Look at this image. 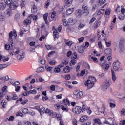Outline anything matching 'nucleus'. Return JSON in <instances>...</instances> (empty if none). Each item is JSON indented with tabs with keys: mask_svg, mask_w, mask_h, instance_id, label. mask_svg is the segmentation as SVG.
I'll return each mask as SVG.
<instances>
[{
	"mask_svg": "<svg viewBox=\"0 0 125 125\" xmlns=\"http://www.w3.org/2000/svg\"><path fill=\"white\" fill-rule=\"evenodd\" d=\"M83 95V92L81 91H76L74 93V97L75 99H81Z\"/></svg>",
	"mask_w": 125,
	"mask_h": 125,
	"instance_id": "423d86ee",
	"label": "nucleus"
},
{
	"mask_svg": "<svg viewBox=\"0 0 125 125\" xmlns=\"http://www.w3.org/2000/svg\"><path fill=\"white\" fill-rule=\"evenodd\" d=\"M75 14L76 17L81 18V17L83 16V12L81 9L77 10L75 11Z\"/></svg>",
	"mask_w": 125,
	"mask_h": 125,
	"instance_id": "1a4fd4ad",
	"label": "nucleus"
},
{
	"mask_svg": "<svg viewBox=\"0 0 125 125\" xmlns=\"http://www.w3.org/2000/svg\"><path fill=\"white\" fill-rule=\"evenodd\" d=\"M48 16V13H46L43 15V19L47 25H48V21H47V17Z\"/></svg>",
	"mask_w": 125,
	"mask_h": 125,
	"instance_id": "a211bd4d",
	"label": "nucleus"
},
{
	"mask_svg": "<svg viewBox=\"0 0 125 125\" xmlns=\"http://www.w3.org/2000/svg\"><path fill=\"white\" fill-rule=\"evenodd\" d=\"M119 19L120 20H124L125 19V15L124 14H121L119 16Z\"/></svg>",
	"mask_w": 125,
	"mask_h": 125,
	"instance_id": "49530a36",
	"label": "nucleus"
},
{
	"mask_svg": "<svg viewBox=\"0 0 125 125\" xmlns=\"http://www.w3.org/2000/svg\"><path fill=\"white\" fill-rule=\"evenodd\" d=\"M78 51L80 53H83L84 49H83V46H80L78 47Z\"/></svg>",
	"mask_w": 125,
	"mask_h": 125,
	"instance_id": "dca6fc26",
	"label": "nucleus"
},
{
	"mask_svg": "<svg viewBox=\"0 0 125 125\" xmlns=\"http://www.w3.org/2000/svg\"><path fill=\"white\" fill-rule=\"evenodd\" d=\"M55 118L58 119V121H61V120H62V117H61V115L59 114H56Z\"/></svg>",
	"mask_w": 125,
	"mask_h": 125,
	"instance_id": "58836bf2",
	"label": "nucleus"
},
{
	"mask_svg": "<svg viewBox=\"0 0 125 125\" xmlns=\"http://www.w3.org/2000/svg\"><path fill=\"white\" fill-rule=\"evenodd\" d=\"M77 63V60L74 59H72L70 62V64L72 65H75Z\"/></svg>",
	"mask_w": 125,
	"mask_h": 125,
	"instance_id": "5fc2aeb1",
	"label": "nucleus"
},
{
	"mask_svg": "<svg viewBox=\"0 0 125 125\" xmlns=\"http://www.w3.org/2000/svg\"><path fill=\"white\" fill-rule=\"evenodd\" d=\"M67 6H71L72 3H73V0H64Z\"/></svg>",
	"mask_w": 125,
	"mask_h": 125,
	"instance_id": "f3484780",
	"label": "nucleus"
},
{
	"mask_svg": "<svg viewBox=\"0 0 125 125\" xmlns=\"http://www.w3.org/2000/svg\"><path fill=\"white\" fill-rule=\"evenodd\" d=\"M63 104L65 106H70V101L67 98L64 99L63 100Z\"/></svg>",
	"mask_w": 125,
	"mask_h": 125,
	"instance_id": "f8f14e48",
	"label": "nucleus"
},
{
	"mask_svg": "<svg viewBox=\"0 0 125 125\" xmlns=\"http://www.w3.org/2000/svg\"><path fill=\"white\" fill-rule=\"evenodd\" d=\"M72 124L73 125H78V121L76 119H72Z\"/></svg>",
	"mask_w": 125,
	"mask_h": 125,
	"instance_id": "13d9d810",
	"label": "nucleus"
},
{
	"mask_svg": "<svg viewBox=\"0 0 125 125\" xmlns=\"http://www.w3.org/2000/svg\"><path fill=\"white\" fill-rule=\"evenodd\" d=\"M13 37V32L12 31H11L9 33V42L11 43V46H12V42H13V41H12V37Z\"/></svg>",
	"mask_w": 125,
	"mask_h": 125,
	"instance_id": "ddd939ff",
	"label": "nucleus"
},
{
	"mask_svg": "<svg viewBox=\"0 0 125 125\" xmlns=\"http://www.w3.org/2000/svg\"><path fill=\"white\" fill-rule=\"evenodd\" d=\"M49 116H51L52 118H55V117H56V112H54L52 110L49 114Z\"/></svg>",
	"mask_w": 125,
	"mask_h": 125,
	"instance_id": "4c0bfd02",
	"label": "nucleus"
},
{
	"mask_svg": "<svg viewBox=\"0 0 125 125\" xmlns=\"http://www.w3.org/2000/svg\"><path fill=\"white\" fill-rule=\"evenodd\" d=\"M105 54L109 55L112 53V50H111V49H107L105 50Z\"/></svg>",
	"mask_w": 125,
	"mask_h": 125,
	"instance_id": "c9c22d12",
	"label": "nucleus"
},
{
	"mask_svg": "<svg viewBox=\"0 0 125 125\" xmlns=\"http://www.w3.org/2000/svg\"><path fill=\"white\" fill-rule=\"evenodd\" d=\"M70 67L66 66L63 69V72L64 73H69L70 72Z\"/></svg>",
	"mask_w": 125,
	"mask_h": 125,
	"instance_id": "7c9ffc66",
	"label": "nucleus"
},
{
	"mask_svg": "<svg viewBox=\"0 0 125 125\" xmlns=\"http://www.w3.org/2000/svg\"><path fill=\"white\" fill-rule=\"evenodd\" d=\"M120 113H121L122 116H125V109L123 108L121 110Z\"/></svg>",
	"mask_w": 125,
	"mask_h": 125,
	"instance_id": "338daca9",
	"label": "nucleus"
},
{
	"mask_svg": "<svg viewBox=\"0 0 125 125\" xmlns=\"http://www.w3.org/2000/svg\"><path fill=\"white\" fill-rule=\"evenodd\" d=\"M105 12V9H101L97 11V15H100Z\"/></svg>",
	"mask_w": 125,
	"mask_h": 125,
	"instance_id": "b1692460",
	"label": "nucleus"
},
{
	"mask_svg": "<svg viewBox=\"0 0 125 125\" xmlns=\"http://www.w3.org/2000/svg\"><path fill=\"white\" fill-rule=\"evenodd\" d=\"M120 125H125V120H123L120 121Z\"/></svg>",
	"mask_w": 125,
	"mask_h": 125,
	"instance_id": "774afa93",
	"label": "nucleus"
},
{
	"mask_svg": "<svg viewBox=\"0 0 125 125\" xmlns=\"http://www.w3.org/2000/svg\"><path fill=\"white\" fill-rule=\"evenodd\" d=\"M22 113L23 114H28L29 113V110L27 108H24L22 109Z\"/></svg>",
	"mask_w": 125,
	"mask_h": 125,
	"instance_id": "680f3d73",
	"label": "nucleus"
},
{
	"mask_svg": "<svg viewBox=\"0 0 125 125\" xmlns=\"http://www.w3.org/2000/svg\"><path fill=\"white\" fill-rule=\"evenodd\" d=\"M5 95V93L0 92V100H1L2 97H3Z\"/></svg>",
	"mask_w": 125,
	"mask_h": 125,
	"instance_id": "bf43d9fd",
	"label": "nucleus"
},
{
	"mask_svg": "<svg viewBox=\"0 0 125 125\" xmlns=\"http://www.w3.org/2000/svg\"><path fill=\"white\" fill-rule=\"evenodd\" d=\"M95 82H96V79L92 76H90L89 79L85 82L84 85L87 86L88 89H90L94 86Z\"/></svg>",
	"mask_w": 125,
	"mask_h": 125,
	"instance_id": "f03ea898",
	"label": "nucleus"
},
{
	"mask_svg": "<svg viewBox=\"0 0 125 125\" xmlns=\"http://www.w3.org/2000/svg\"><path fill=\"white\" fill-rule=\"evenodd\" d=\"M37 10L38 9H37V7H36V6H32L31 9V12H32V13H37Z\"/></svg>",
	"mask_w": 125,
	"mask_h": 125,
	"instance_id": "393cba45",
	"label": "nucleus"
},
{
	"mask_svg": "<svg viewBox=\"0 0 125 125\" xmlns=\"http://www.w3.org/2000/svg\"><path fill=\"white\" fill-rule=\"evenodd\" d=\"M89 119V117L86 115L82 116L80 119V122H85Z\"/></svg>",
	"mask_w": 125,
	"mask_h": 125,
	"instance_id": "9b49d317",
	"label": "nucleus"
},
{
	"mask_svg": "<svg viewBox=\"0 0 125 125\" xmlns=\"http://www.w3.org/2000/svg\"><path fill=\"white\" fill-rule=\"evenodd\" d=\"M17 117H23V113H22L21 111H19L16 113Z\"/></svg>",
	"mask_w": 125,
	"mask_h": 125,
	"instance_id": "4d7b16f0",
	"label": "nucleus"
},
{
	"mask_svg": "<svg viewBox=\"0 0 125 125\" xmlns=\"http://www.w3.org/2000/svg\"><path fill=\"white\" fill-rule=\"evenodd\" d=\"M105 43H106V46L107 47H110V46H111V41H109L108 42L106 41H105Z\"/></svg>",
	"mask_w": 125,
	"mask_h": 125,
	"instance_id": "69168bd1",
	"label": "nucleus"
},
{
	"mask_svg": "<svg viewBox=\"0 0 125 125\" xmlns=\"http://www.w3.org/2000/svg\"><path fill=\"white\" fill-rule=\"evenodd\" d=\"M30 18H33V20L35 21H36V20H38V15H30L29 16Z\"/></svg>",
	"mask_w": 125,
	"mask_h": 125,
	"instance_id": "c756f323",
	"label": "nucleus"
},
{
	"mask_svg": "<svg viewBox=\"0 0 125 125\" xmlns=\"http://www.w3.org/2000/svg\"><path fill=\"white\" fill-rule=\"evenodd\" d=\"M93 121L95 124H98V125H101V121H100V119L98 118H95L93 119Z\"/></svg>",
	"mask_w": 125,
	"mask_h": 125,
	"instance_id": "bb28decb",
	"label": "nucleus"
},
{
	"mask_svg": "<svg viewBox=\"0 0 125 125\" xmlns=\"http://www.w3.org/2000/svg\"><path fill=\"white\" fill-rule=\"evenodd\" d=\"M45 69L47 72H51L52 70V67H50L49 66H45Z\"/></svg>",
	"mask_w": 125,
	"mask_h": 125,
	"instance_id": "a18cd8bd",
	"label": "nucleus"
},
{
	"mask_svg": "<svg viewBox=\"0 0 125 125\" xmlns=\"http://www.w3.org/2000/svg\"><path fill=\"white\" fill-rule=\"evenodd\" d=\"M26 5V0H21V3L20 4L21 8H23Z\"/></svg>",
	"mask_w": 125,
	"mask_h": 125,
	"instance_id": "4be33fe9",
	"label": "nucleus"
},
{
	"mask_svg": "<svg viewBox=\"0 0 125 125\" xmlns=\"http://www.w3.org/2000/svg\"><path fill=\"white\" fill-rule=\"evenodd\" d=\"M112 73V79L113 82H116V80H117V76L116 74H115V72L113 70L111 71Z\"/></svg>",
	"mask_w": 125,
	"mask_h": 125,
	"instance_id": "412c9836",
	"label": "nucleus"
},
{
	"mask_svg": "<svg viewBox=\"0 0 125 125\" xmlns=\"http://www.w3.org/2000/svg\"><path fill=\"white\" fill-rule=\"evenodd\" d=\"M5 48L6 50H10L11 47H10V45H9V44H6L5 45Z\"/></svg>",
	"mask_w": 125,
	"mask_h": 125,
	"instance_id": "a19ab883",
	"label": "nucleus"
},
{
	"mask_svg": "<svg viewBox=\"0 0 125 125\" xmlns=\"http://www.w3.org/2000/svg\"><path fill=\"white\" fill-rule=\"evenodd\" d=\"M74 12V8H70L66 10V14L67 15H71Z\"/></svg>",
	"mask_w": 125,
	"mask_h": 125,
	"instance_id": "aec40b11",
	"label": "nucleus"
},
{
	"mask_svg": "<svg viewBox=\"0 0 125 125\" xmlns=\"http://www.w3.org/2000/svg\"><path fill=\"white\" fill-rule=\"evenodd\" d=\"M63 97V94H59V95H57L56 96V99H61Z\"/></svg>",
	"mask_w": 125,
	"mask_h": 125,
	"instance_id": "864d4df0",
	"label": "nucleus"
},
{
	"mask_svg": "<svg viewBox=\"0 0 125 125\" xmlns=\"http://www.w3.org/2000/svg\"><path fill=\"white\" fill-rule=\"evenodd\" d=\"M9 54L11 56H16L18 60H23L25 58V53L24 52L21 53L20 50L16 51H9Z\"/></svg>",
	"mask_w": 125,
	"mask_h": 125,
	"instance_id": "f257e3e1",
	"label": "nucleus"
},
{
	"mask_svg": "<svg viewBox=\"0 0 125 125\" xmlns=\"http://www.w3.org/2000/svg\"><path fill=\"white\" fill-rule=\"evenodd\" d=\"M52 110L48 109V108H47L46 109V110H45V113L46 114H48V115H50V113L51 112Z\"/></svg>",
	"mask_w": 125,
	"mask_h": 125,
	"instance_id": "e2e57ef3",
	"label": "nucleus"
},
{
	"mask_svg": "<svg viewBox=\"0 0 125 125\" xmlns=\"http://www.w3.org/2000/svg\"><path fill=\"white\" fill-rule=\"evenodd\" d=\"M65 43L67 46H71L73 44V42L72 41H65Z\"/></svg>",
	"mask_w": 125,
	"mask_h": 125,
	"instance_id": "37998d69",
	"label": "nucleus"
},
{
	"mask_svg": "<svg viewBox=\"0 0 125 125\" xmlns=\"http://www.w3.org/2000/svg\"><path fill=\"white\" fill-rule=\"evenodd\" d=\"M106 2V1L105 0H100L99 1V5H103V4H104Z\"/></svg>",
	"mask_w": 125,
	"mask_h": 125,
	"instance_id": "de8ad7c7",
	"label": "nucleus"
},
{
	"mask_svg": "<svg viewBox=\"0 0 125 125\" xmlns=\"http://www.w3.org/2000/svg\"><path fill=\"white\" fill-rule=\"evenodd\" d=\"M39 62L40 64H42V65H44V64H45V60L42 59L39 61Z\"/></svg>",
	"mask_w": 125,
	"mask_h": 125,
	"instance_id": "603ef678",
	"label": "nucleus"
},
{
	"mask_svg": "<svg viewBox=\"0 0 125 125\" xmlns=\"http://www.w3.org/2000/svg\"><path fill=\"white\" fill-rule=\"evenodd\" d=\"M6 90H7V86H5L3 88H2V92H4V93H5V92H6Z\"/></svg>",
	"mask_w": 125,
	"mask_h": 125,
	"instance_id": "052dcab7",
	"label": "nucleus"
},
{
	"mask_svg": "<svg viewBox=\"0 0 125 125\" xmlns=\"http://www.w3.org/2000/svg\"><path fill=\"white\" fill-rule=\"evenodd\" d=\"M113 70L115 71V72H119V71H122L123 70L122 69L121 63L119 61H115L113 62Z\"/></svg>",
	"mask_w": 125,
	"mask_h": 125,
	"instance_id": "20e7f679",
	"label": "nucleus"
},
{
	"mask_svg": "<svg viewBox=\"0 0 125 125\" xmlns=\"http://www.w3.org/2000/svg\"><path fill=\"white\" fill-rule=\"evenodd\" d=\"M52 29H53V33L54 34V36H56V35L58 34V32H57V30L55 29V27H54V26H53Z\"/></svg>",
	"mask_w": 125,
	"mask_h": 125,
	"instance_id": "79ce46f5",
	"label": "nucleus"
},
{
	"mask_svg": "<svg viewBox=\"0 0 125 125\" xmlns=\"http://www.w3.org/2000/svg\"><path fill=\"white\" fill-rule=\"evenodd\" d=\"M48 63L50 65H55L56 62L55 61L49 60L48 61Z\"/></svg>",
	"mask_w": 125,
	"mask_h": 125,
	"instance_id": "8fccbe9b",
	"label": "nucleus"
},
{
	"mask_svg": "<svg viewBox=\"0 0 125 125\" xmlns=\"http://www.w3.org/2000/svg\"><path fill=\"white\" fill-rule=\"evenodd\" d=\"M44 68L42 67H40L37 69V73H42V72H44Z\"/></svg>",
	"mask_w": 125,
	"mask_h": 125,
	"instance_id": "c85d7f7f",
	"label": "nucleus"
},
{
	"mask_svg": "<svg viewBox=\"0 0 125 125\" xmlns=\"http://www.w3.org/2000/svg\"><path fill=\"white\" fill-rule=\"evenodd\" d=\"M6 5H7V0H2L0 5V8L1 10H4V9H5V7H6Z\"/></svg>",
	"mask_w": 125,
	"mask_h": 125,
	"instance_id": "0eeeda50",
	"label": "nucleus"
},
{
	"mask_svg": "<svg viewBox=\"0 0 125 125\" xmlns=\"http://www.w3.org/2000/svg\"><path fill=\"white\" fill-rule=\"evenodd\" d=\"M63 67V65L62 64H60V66H58L57 67H56L54 69V71L56 73H59L61 70L60 69L61 68H62Z\"/></svg>",
	"mask_w": 125,
	"mask_h": 125,
	"instance_id": "6ab92c4d",
	"label": "nucleus"
},
{
	"mask_svg": "<svg viewBox=\"0 0 125 125\" xmlns=\"http://www.w3.org/2000/svg\"><path fill=\"white\" fill-rule=\"evenodd\" d=\"M28 94H37V90L36 89L30 90L28 92Z\"/></svg>",
	"mask_w": 125,
	"mask_h": 125,
	"instance_id": "2f4dec72",
	"label": "nucleus"
},
{
	"mask_svg": "<svg viewBox=\"0 0 125 125\" xmlns=\"http://www.w3.org/2000/svg\"><path fill=\"white\" fill-rule=\"evenodd\" d=\"M85 27V24L80 23L78 26L79 30H81L83 28H84Z\"/></svg>",
	"mask_w": 125,
	"mask_h": 125,
	"instance_id": "e433bc0d",
	"label": "nucleus"
},
{
	"mask_svg": "<svg viewBox=\"0 0 125 125\" xmlns=\"http://www.w3.org/2000/svg\"><path fill=\"white\" fill-rule=\"evenodd\" d=\"M45 110V108L44 107H42L41 108H40V110H39V112L41 115H43V113H44Z\"/></svg>",
	"mask_w": 125,
	"mask_h": 125,
	"instance_id": "f704fd0d",
	"label": "nucleus"
},
{
	"mask_svg": "<svg viewBox=\"0 0 125 125\" xmlns=\"http://www.w3.org/2000/svg\"><path fill=\"white\" fill-rule=\"evenodd\" d=\"M50 18H49L50 21H52L55 18V16H56V12L55 11L52 12L50 14Z\"/></svg>",
	"mask_w": 125,
	"mask_h": 125,
	"instance_id": "4468645a",
	"label": "nucleus"
},
{
	"mask_svg": "<svg viewBox=\"0 0 125 125\" xmlns=\"http://www.w3.org/2000/svg\"><path fill=\"white\" fill-rule=\"evenodd\" d=\"M78 41H79V43L83 42V41H84V37H80V38H78Z\"/></svg>",
	"mask_w": 125,
	"mask_h": 125,
	"instance_id": "3c124183",
	"label": "nucleus"
},
{
	"mask_svg": "<svg viewBox=\"0 0 125 125\" xmlns=\"http://www.w3.org/2000/svg\"><path fill=\"white\" fill-rule=\"evenodd\" d=\"M111 84H112V83H111V81H110V80L107 79L105 80L102 86L103 90H104V91H106V90L109 88V87Z\"/></svg>",
	"mask_w": 125,
	"mask_h": 125,
	"instance_id": "39448f33",
	"label": "nucleus"
},
{
	"mask_svg": "<svg viewBox=\"0 0 125 125\" xmlns=\"http://www.w3.org/2000/svg\"><path fill=\"white\" fill-rule=\"evenodd\" d=\"M124 43H125V40L124 38H122L120 40V44H124Z\"/></svg>",
	"mask_w": 125,
	"mask_h": 125,
	"instance_id": "0e129e2a",
	"label": "nucleus"
},
{
	"mask_svg": "<svg viewBox=\"0 0 125 125\" xmlns=\"http://www.w3.org/2000/svg\"><path fill=\"white\" fill-rule=\"evenodd\" d=\"M31 22H32L31 19H27L24 21V25H29V24H30Z\"/></svg>",
	"mask_w": 125,
	"mask_h": 125,
	"instance_id": "cd10ccee",
	"label": "nucleus"
},
{
	"mask_svg": "<svg viewBox=\"0 0 125 125\" xmlns=\"http://www.w3.org/2000/svg\"><path fill=\"white\" fill-rule=\"evenodd\" d=\"M82 10L83 11V13H86L87 14H88L89 13V9L88 8V7L85 5L84 4H83L82 5Z\"/></svg>",
	"mask_w": 125,
	"mask_h": 125,
	"instance_id": "6e6552de",
	"label": "nucleus"
},
{
	"mask_svg": "<svg viewBox=\"0 0 125 125\" xmlns=\"http://www.w3.org/2000/svg\"><path fill=\"white\" fill-rule=\"evenodd\" d=\"M7 5L12 10L16 9L17 7H18V3L16 2H14L11 0H7Z\"/></svg>",
	"mask_w": 125,
	"mask_h": 125,
	"instance_id": "7ed1b4c3",
	"label": "nucleus"
},
{
	"mask_svg": "<svg viewBox=\"0 0 125 125\" xmlns=\"http://www.w3.org/2000/svg\"><path fill=\"white\" fill-rule=\"evenodd\" d=\"M75 112L76 114H80L82 112V107L77 106L75 109Z\"/></svg>",
	"mask_w": 125,
	"mask_h": 125,
	"instance_id": "2eb2a0df",
	"label": "nucleus"
},
{
	"mask_svg": "<svg viewBox=\"0 0 125 125\" xmlns=\"http://www.w3.org/2000/svg\"><path fill=\"white\" fill-rule=\"evenodd\" d=\"M89 107H87L86 105H83L82 106V109H83V111L82 112H83V111H86L88 109Z\"/></svg>",
	"mask_w": 125,
	"mask_h": 125,
	"instance_id": "c03bdc74",
	"label": "nucleus"
},
{
	"mask_svg": "<svg viewBox=\"0 0 125 125\" xmlns=\"http://www.w3.org/2000/svg\"><path fill=\"white\" fill-rule=\"evenodd\" d=\"M6 102L3 100H2L1 102V105L2 107V108H6Z\"/></svg>",
	"mask_w": 125,
	"mask_h": 125,
	"instance_id": "72a5a7b5",
	"label": "nucleus"
},
{
	"mask_svg": "<svg viewBox=\"0 0 125 125\" xmlns=\"http://www.w3.org/2000/svg\"><path fill=\"white\" fill-rule=\"evenodd\" d=\"M9 57H6L5 56L2 55V61L3 62H6V61H8L9 60Z\"/></svg>",
	"mask_w": 125,
	"mask_h": 125,
	"instance_id": "5701e85b",
	"label": "nucleus"
},
{
	"mask_svg": "<svg viewBox=\"0 0 125 125\" xmlns=\"http://www.w3.org/2000/svg\"><path fill=\"white\" fill-rule=\"evenodd\" d=\"M62 21L63 23V25H64L65 27H69V24H68V22H67V20L66 19H62Z\"/></svg>",
	"mask_w": 125,
	"mask_h": 125,
	"instance_id": "a878e982",
	"label": "nucleus"
},
{
	"mask_svg": "<svg viewBox=\"0 0 125 125\" xmlns=\"http://www.w3.org/2000/svg\"><path fill=\"white\" fill-rule=\"evenodd\" d=\"M122 94H118V95H116V97H118L120 99L121 101L124 100L125 99V96H122Z\"/></svg>",
	"mask_w": 125,
	"mask_h": 125,
	"instance_id": "473e14b6",
	"label": "nucleus"
},
{
	"mask_svg": "<svg viewBox=\"0 0 125 125\" xmlns=\"http://www.w3.org/2000/svg\"><path fill=\"white\" fill-rule=\"evenodd\" d=\"M109 68H110V65L108 64H106L104 67H103V70L104 71H107L109 69Z\"/></svg>",
	"mask_w": 125,
	"mask_h": 125,
	"instance_id": "ea45409f",
	"label": "nucleus"
},
{
	"mask_svg": "<svg viewBox=\"0 0 125 125\" xmlns=\"http://www.w3.org/2000/svg\"><path fill=\"white\" fill-rule=\"evenodd\" d=\"M111 9H107L105 11V15H110V13H111Z\"/></svg>",
	"mask_w": 125,
	"mask_h": 125,
	"instance_id": "6e6d98bb",
	"label": "nucleus"
},
{
	"mask_svg": "<svg viewBox=\"0 0 125 125\" xmlns=\"http://www.w3.org/2000/svg\"><path fill=\"white\" fill-rule=\"evenodd\" d=\"M0 80H3V83H5V82H6L9 80H12V79L9 78V76L6 75L4 77H0Z\"/></svg>",
	"mask_w": 125,
	"mask_h": 125,
	"instance_id": "9d476101",
	"label": "nucleus"
},
{
	"mask_svg": "<svg viewBox=\"0 0 125 125\" xmlns=\"http://www.w3.org/2000/svg\"><path fill=\"white\" fill-rule=\"evenodd\" d=\"M13 13V12H12V11L11 10H8L7 12V16H11Z\"/></svg>",
	"mask_w": 125,
	"mask_h": 125,
	"instance_id": "09e8293b",
	"label": "nucleus"
}]
</instances>
